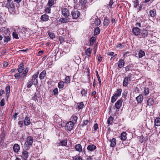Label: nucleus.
<instances>
[{
    "label": "nucleus",
    "instance_id": "58836bf2",
    "mask_svg": "<svg viewBox=\"0 0 160 160\" xmlns=\"http://www.w3.org/2000/svg\"><path fill=\"white\" fill-rule=\"evenodd\" d=\"M33 84V83L30 80L28 81L27 83V87L28 88H30L32 86Z\"/></svg>",
    "mask_w": 160,
    "mask_h": 160
},
{
    "label": "nucleus",
    "instance_id": "a211bd4d",
    "mask_svg": "<svg viewBox=\"0 0 160 160\" xmlns=\"http://www.w3.org/2000/svg\"><path fill=\"white\" fill-rule=\"evenodd\" d=\"M24 124L27 126L29 125L31 123L30 118L29 117H26L24 121Z\"/></svg>",
    "mask_w": 160,
    "mask_h": 160
},
{
    "label": "nucleus",
    "instance_id": "79ce46f5",
    "mask_svg": "<svg viewBox=\"0 0 160 160\" xmlns=\"http://www.w3.org/2000/svg\"><path fill=\"white\" fill-rule=\"evenodd\" d=\"M70 78L69 76H67L65 77V82L66 83H69L70 81Z\"/></svg>",
    "mask_w": 160,
    "mask_h": 160
},
{
    "label": "nucleus",
    "instance_id": "5fc2aeb1",
    "mask_svg": "<svg viewBox=\"0 0 160 160\" xmlns=\"http://www.w3.org/2000/svg\"><path fill=\"white\" fill-rule=\"evenodd\" d=\"M53 92L54 95H56L58 93V89L57 88H55L53 90Z\"/></svg>",
    "mask_w": 160,
    "mask_h": 160
},
{
    "label": "nucleus",
    "instance_id": "20e7f679",
    "mask_svg": "<svg viewBox=\"0 0 160 160\" xmlns=\"http://www.w3.org/2000/svg\"><path fill=\"white\" fill-rule=\"evenodd\" d=\"M71 14L73 19H77L79 16L80 12L78 10L74 9L72 11Z\"/></svg>",
    "mask_w": 160,
    "mask_h": 160
},
{
    "label": "nucleus",
    "instance_id": "39448f33",
    "mask_svg": "<svg viewBox=\"0 0 160 160\" xmlns=\"http://www.w3.org/2000/svg\"><path fill=\"white\" fill-rule=\"evenodd\" d=\"M132 74H129L127 77H125L124 79L122 85L124 87H126L128 86V82L129 79V81L131 80V78L132 77Z\"/></svg>",
    "mask_w": 160,
    "mask_h": 160
},
{
    "label": "nucleus",
    "instance_id": "c85d7f7f",
    "mask_svg": "<svg viewBox=\"0 0 160 160\" xmlns=\"http://www.w3.org/2000/svg\"><path fill=\"white\" fill-rule=\"evenodd\" d=\"M127 133L125 132H123L122 133L120 136L121 139L123 141L125 140L127 138Z\"/></svg>",
    "mask_w": 160,
    "mask_h": 160
},
{
    "label": "nucleus",
    "instance_id": "72a5a7b5",
    "mask_svg": "<svg viewBox=\"0 0 160 160\" xmlns=\"http://www.w3.org/2000/svg\"><path fill=\"white\" fill-rule=\"evenodd\" d=\"M12 36L14 38L16 39H18V33L16 31H14L12 33Z\"/></svg>",
    "mask_w": 160,
    "mask_h": 160
},
{
    "label": "nucleus",
    "instance_id": "1a4fd4ad",
    "mask_svg": "<svg viewBox=\"0 0 160 160\" xmlns=\"http://www.w3.org/2000/svg\"><path fill=\"white\" fill-rule=\"evenodd\" d=\"M70 18L68 17L62 18H60L59 19V21L62 23H66L69 22L70 21Z\"/></svg>",
    "mask_w": 160,
    "mask_h": 160
},
{
    "label": "nucleus",
    "instance_id": "473e14b6",
    "mask_svg": "<svg viewBox=\"0 0 160 160\" xmlns=\"http://www.w3.org/2000/svg\"><path fill=\"white\" fill-rule=\"evenodd\" d=\"M145 55V53L142 50H140L138 53V57L141 58Z\"/></svg>",
    "mask_w": 160,
    "mask_h": 160
},
{
    "label": "nucleus",
    "instance_id": "de8ad7c7",
    "mask_svg": "<svg viewBox=\"0 0 160 160\" xmlns=\"http://www.w3.org/2000/svg\"><path fill=\"white\" fill-rule=\"evenodd\" d=\"M149 92V90L148 88H145L144 90V94L145 95H147Z\"/></svg>",
    "mask_w": 160,
    "mask_h": 160
},
{
    "label": "nucleus",
    "instance_id": "0eeeda50",
    "mask_svg": "<svg viewBox=\"0 0 160 160\" xmlns=\"http://www.w3.org/2000/svg\"><path fill=\"white\" fill-rule=\"evenodd\" d=\"M122 100L120 99L118 100L115 103L114 106L118 110L122 105Z\"/></svg>",
    "mask_w": 160,
    "mask_h": 160
},
{
    "label": "nucleus",
    "instance_id": "423d86ee",
    "mask_svg": "<svg viewBox=\"0 0 160 160\" xmlns=\"http://www.w3.org/2000/svg\"><path fill=\"white\" fill-rule=\"evenodd\" d=\"M62 12L63 16L65 17H68L70 15L69 10L66 8H62Z\"/></svg>",
    "mask_w": 160,
    "mask_h": 160
},
{
    "label": "nucleus",
    "instance_id": "a878e982",
    "mask_svg": "<svg viewBox=\"0 0 160 160\" xmlns=\"http://www.w3.org/2000/svg\"><path fill=\"white\" fill-rule=\"evenodd\" d=\"M23 66V63H21L20 65L19 68L18 69V71L19 73H21L24 70V68Z\"/></svg>",
    "mask_w": 160,
    "mask_h": 160
},
{
    "label": "nucleus",
    "instance_id": "603ef678",
    "mask_svg": "<svg viewBox=\"0 0 160 160\" xmlns=\"http://www.w3.org/2000/svg\"><path fill=\"white\" fill-rule=\"evenodd\" d=\"M5 100L3 98L1 100L0 102V105L1 106H3L5 105Z\"/></svg>",
    "mask_w": 160,
    "mask_h": 160
},
{
    "label": "nucleus",
    "instance_id": "bf43d9fd",
    "mask_svg": "<svg viewBox=\"0 0 160 160\" xmlns=\"http://www.w3.org/2000/svg\"><path fill=\"white\" fill-rule=\"evenodd\" d=\"M28 72V70L27 69V68H26L22 73V74L23 75V77L25 76L26 75Z\"/></svg>",
    "mask_w": 160,
    "mask_h": 160
},
{
    "label": "nucleus",
    "instance_id": "393cba45",
    "mask_svg": "<svg viewBox=\"0 0 160 160\" xmlns=\"http://www.w3.org/2000/svg\"><path fill=\"white\" fill-rule=\"evenodd\" d=\"M147 104L148 106H152L154 103V100L153 98H150L147 101Z\"/></svg>",
    "mask_w": 160,
    "mask_h": 160
},
{
    "label": "nucleus",
    "instance_id": "4d7b16f0",
    "mask_svg": "<svg viewBox=\"0 0 160 160\" xmlns=\"http://www.w3.org/2000/svg\"><path fill=\"white\" fill-rule=\"evenodd\" d=\"M73 159L74 160H82V158L80 156H75L74 157Z\"/></svg>",
    "mask_w": 160,
    "mask_h": 160
},
{
    "label": "nucleus",
    "instance_id": "cd10ccee",
    "mask_svg": "<svg viewBox=\"0 0 160 160\" xmlns=\"http://www.w3.org/2000/svg\"><path fill=\"white\" fill-rule=\"evenodd\" d=\"M70 119L71 120L70 121H72V122L74 124L77 122L78 117L75 115H73L71 117Z\"/></svg>",
    "mask_w": 160,
    "mask_h": 160
},
{
    "label": "nucleus",
    "instance_id": "5701e85b",
    "mask_svg": "<svg viewBox=\"0 0 160 160\" xmlns=\"http://www.w3.org/2000/svg\"><path fill=\"white\" fill-rule=\"evenodd\" d=\"M75 148L76 150L79 152H81L82 151V146L80 144H77L75 145Z\"/></svg>",
    "mask_w": 160,
    "mask_h": 160
},
{
    "label": "nucleus",
    "instance_id": "aec40b11",
    "mask_svg": "<svg viewBox=\"0 0 160 160\" xmlns=\"http://www.w3.org/2000/svg\"><path fill=\"white\" fill-rule=\"evenodd\" d=\"M118 67L121 68L123 67L124 65V62L123 60L122 59H120L118 63Z\"/></svg>",
    "mask_w": 160,
    "mask_h": 160
},
{
    "label": "nucleus",
    "instance_id": "c9c22d12",
    "mask_svg": "<svg viewBox=\"0 0 160 160\" xmlns=\"http://www.w3.org/2000/svg\"><path fill=\"white\" fill-rule=\"evenodd\" d=\"M64 83L63 81H60L58 83V87L59 88H62L64 86Z\"/></svg>",
    "mask_w": 160,
    "mask_h": 160
},
{
    "label": "nucleus",
    "instance_id": "4be33fe9",
    "mask_svg": "<svg viewBox=\"0 0 160 160\" xmlns=\"http://www.w3.org/2000/svg\"><path fill=\"white\" fill-rule=\"evenodd\" d=\"M136 100L138 103H141L143 99V96L142 95H139L136 98Z\"/></svg>",
    "mask_w": 160,
    "mask_h": 160
},
{
    "label": "nucleus",
    "instance_id": "e433bc0d",
    "mask_svg": "<svg viewBox=\"0 0 160 160\" xmlns=\"http://www.w3.org/2000/svg\"><path fill=\"white\" fill-rule=\"evenodd\" d=\"M109 23V20L108 18L104 19L103 22V25L104 26H107Z\"/></svg>",
    "mask_w": 160,
    "mask_h": 160
},
{
    "label": "nucleus",
    "instance_id": "338daca9",
    "mask_svg": "<svg viewBox=\"0 0 160 160\" xmlns=\"http://www.w3.org/2000/svg\"><path fill=\"white\" fill-rule=\"evenodd\" d=\"M131 66H128L126 67L125 68V70L126 71H128L130 70V69L131 68Z\"/></svg>",
    "mask_w": 160,
    "mask_h": 160
},
{
    "label": "nucleus",
    "instance_id": "4468645a",
    "mask_svg": "<svg viewBox=\"0 0 160 160\" xmlns=\"http://www.w3.org/2000/svg\"><path fill=\"white\" fill-rule=\"evenodd\" d=\"M96 148V146L93 144L89 145L87 148V150L91 152L93 151Z\"/></svg>",
    "mask_w": 160,
    "mask_h": 160
},
{
    "label": "nucleus",
    "instance_id": "412c9836",
    "mask_svg": "<svg viewBox=\"0 0 160 160\" xmlns=\"http://www.w3.org/2000/svg\"><path fill=\"white\" fill-rule=\"evenodd\" d=\"M46 75V71L43 70L41 72L39 75V78L41 80L43 79Z\"/></svg>",
    "mask_w": 160,
    "mask_h": 160
},
{
    "label": "nucleus",
    "instance_id": "f03ea898",
    "mask_svg": "<svg viewBox=\"0 0 160 160\" xmlns=\"http://www.w3.org/2000/svg\"><path fill=\"white\" fill-rule=\"evenodd\" d=\"M6 7L8 8L9 11L12 14H14L15 13V7L12 2H7L6 4Z\"/></svg>",
    "mask_w": 160,
    "mask_h": 160
},
{
    "label": "nucleus",
    "instance_id": "f3484780",
    "mask_svg": "<svg viewBox=\"0 0 160 160\" xmlns=\"http://www.w3.org/2000/svg\"><path fill=\"white\" fill-rule=\"evenodd\" d=\"M149 15L152 18H155L156 15V12L155 9H152L149 11Z\"/></svg>",
    "mask_w": 160,
    "mask_h": 160
},
{
    "label": "nucleus",
    "instance_id": "2f4dec72",
    "mask_svg": "<svg viewBox=\"0 0 160 160\" xmlns=\"http://www.w3.org/2000/svg\"><path fill=\"white\" fill-rule=\"evenodd\" d=\"M118 97L113 94V96L111 98V102L112 103L114 102L118 99Z\"/></svg>",
    "mask_w": 160,
    "mask_h": 160
},
{
    "label": "nucleus",
    "instance_id": "13d9d810",
    "mask_svg": "<svg viewBox=\"0 0 160 160\" xmlns=\"http://www.w3.org/2000/svg\"><path fill=\"white\" fill-rule=\"evenodd\" d=\"M89 122V121L88 120H84L83 122V125H82V126H83L84 125H88Z\"/></svg>",
    "mask_w": 160,
    "mask_h": 160
},
{
    "label": "nucleus",
    "instance_id": "bb28decb",
    "mask_svg": "<svg viewBox=\"0 0 160 160\" xmlns=\"http://www.w3.org/2000/svg\"><path fill=\"white\" fill-rule=\"evenodd\" d=\"M67 143V140H61L59 143V146H66Z\"/></svg>",
    "mask_w": 160,
    "mask_h": 160
},
{
    "label": "nucleus",
    "instance_id": "ea45409f",
    "mask_svg": "<svg viewBox=\"0 0 160 160\" xmlns=\"http://www.w3.org/2000/svg\"><path fill=\"white\" fill-rule=\"evenodd\" d=\"M54 0H49L48 3V5L49 7H52V6L54 2Z\"/></svg>",
    "mask_w": 160,
    "mask_h": 160
},
{
    "label": "nucleus",
    "instance_id": "ddd939ff",
    "mask_svg": "<svg viewBox=\"0 0 160 160\" xmlns=\"http://www.w3.org/2000/svg\"><path fill=\"white\" fill-rule=\"evenodd\" d=\"M28 152L26 151L23 150L22 152V158L24 160H27L28 157Z\"/></svg>",
    "mask_w": 160,
    "mask_h": 160
},
{
    "label": "nucleus",
    "instance_id": "9d476101",
    "mask_svg": "<svg viewBox=\"0 0 160 160\" xmlns=\"http://www.w3.org/2000/svg\"><path fill=\"white\" fill-rule=\"evenodd\" d=\"M6 32H7V33L4 35V41L5 42H8L11 39L10 35L7 31L6 30Z\"/></svg>",
    "mask_w": 160,
    "mask_h": 160
},
{
    "label": "nucleus",
    "instance_id": "c03bdc74",
    "mask_svg": "<svg viewBox=\"0 0 160 160\" xmlns=\"http://www.w3.org/2000/svg\"><path fill=\"white\" fill-rule=\"evenodd\" d=\"M92 53V49L90 48H88L87 50L86 54L89 57Z\"/></svg>",
    "mask_w": 160,
    "mask_h": 160
},
{
    "label": "nucleus",
    "instance_id": "4c0bfd02",
    "mask_svg": "<svg viewBox=\"0 0 160 160\" xmlns=\"http://www.w3.org/2000/svg\"><path fill=\"white\" fill-rule=\"evenodd\" d=\"M100 32V29L99 28L97 27L94 30V36L97 35H98Z\"/></svg>",
    "mask_w": 160,
    "mask_h": 160
},
{
    "label": "nucleus",
    "instance_id": "8fccbe9b",
    "mask_svg": "<svg viewBox=\"0 0 160 160\" xmlns=\"http://www.w3.org/2000/svg\"><path fill=\"white\" fill-rule=\"evenodd\" d=\"M139 4V1L138 0H136L134 1V8H137Z\"/></svg>",
    "mask_w": 160,
    "mask_h": 160
},
{
    "label": "nucleus",
    "instance_id": "37998d69",
    "mask_svg": "<svg viewBox=\"0 0 160 160\" xmlns=\"http://www.w3.org/2000/svg\"><path fill=\"white\" fill-rule=\"evenodd\" d=\"M113 118L112 116H110L108 119V124H111L112 122Z\"/></svg>",
    "mask_w": 160,
    "mask_h": 160
},
{
    "label": "nucleus",
    "instance_id": "6e6552de",
    "mask_svg": "<svg viewBox=\"0 0 160 160\" xmlns=\"http://www.w3.org/2000/svg\"><path fill=\"white\" fill-rule=\"evenodd\" d=\"M74 124L72 121H69L67 122L65 126L66 129L68 131L71 130L73 128Z\"/></svg>",
    "mask_w": 160,
    "mask_h": 160
},
{
    "label": "nucleus",
    "instance_id": "052dcab7",
    "mask_svg": "<svg viewBox=\"0 0 160 160\" xmlns=\"http://www.w3.org/2000/svg\"><path fill=\"white\" fill-rule=\"evenodd\" d=\"M45 11L47 13H50L51 12V9L50 8H47L45 10Z\"/></svg>",
    "mask_w": 160,
    "mask_h": 160
},
{
    "label": "nucleus",
    "instance_id": "b1692460",
    "mask_svg": "<svg viewBox=\"0 0 160 160\" xmlns=\"http://www.w3.org/2000/svg\"><path fill=\"white\" fill-rule=\"evenodd\" d=\"M111 142L110 146L112 147H114L116 145V140L115 139L113 138L110 140Z\"/></svg>",
    "mask_w": 160,
    "mask_h": 160
},
{
    "label": "nucleus",
    "instance_id": "f704fd0d",
    "mask_svg": "<svg viewBox=\"0 0 160 160\" xmlns=\"http://www.w3.org/2000/svg\"><path fill=\"white\" fill-rule=\"evenodd\" d=\"M77 107L79 109H82L84 106V104L83 102L78 103L77 104Z\"/></svg>",
    "mask_w": 160,
    "mask_h": 160
},
{
    "label": "nucleus",
    "instance_id": "a19ab883",
    "mask_svg": "<svg viewBox=\"0 0 160 160\" xmlns=\"http://www.w3.org/2000/svg\"><path fill=\"white\" fill-rule=\"evenodd\" d=\"M101 22V21L99 19H96L94 21V24L96 26H98L100 24Z\"/></svg>",
    "mask_w": 160,
    "mask_h": 160
},
{
    "label": "nucleus",
    "instance_id": "6ab92c4d",
    "mask_svg": "<svg viewBox=\"0 0 160 160\" xmlns=\"http://www.w3.org/2000/svg\"><path fill=\"white\" fill-rule=\"evenodd\" d=\"M122 92V90L121 88L118 89L114 92V94L118 96V97H119L121 94Z\"/></svg>",
    "mask_w": 160,
    "mask_h": 160
},
{
    "label": "nucleus",
    "instance_id": "864d4df0",
    "mask_svg": "<svg viewBox=\"0 0 160 160\" xmlns=\"http://www.w3.org/2000/svg\"><path fill=\"white\" fill-rule=\"evenodd\" d=\"M113 0H110L108 5L110 8H112V6L114 3V2H113Z\"/></svg>",
    "mask_w": 160,
    "mask_h": 160
},
{
    "label": "nucleus",
    "instance_id": "774afa93",
    "mask_svg": "<svg viewBox=\"0 0 160 160\" xmlns=\"http://www.w3.org/2000/svg\"><path fill=\"white\" fill-rule=\"evenodd\" d=\"M102 59V58L101 55H99L98 56V61L100 62H101Z\"/></svg>",
    "mask_w": 160,
    "mask_h": 160
},
{
    "label": "nucleus",
    "instance_id": "f257e3e1",
    "mask_svg": "<svg viewBox=\"0 0 160 160\" xmlns=\"http://www.w3.org/2000/svg\"><path fill=\"white\" fill-rule=\"evenodd\" d=\"M33 142V138L32 137L29 136L27 137V141L23 145V148L26 150H28L30 146L32 145Z\"/></svg>",
    "mask_w": 160,
    "mask_h": 160
},
{
    "label": "nucleus",
    "instance_id": "f8f14e48",
    "mask_svg": "<svg viewBox=\"0 0 160 160\" xmlns=\"http://www.w3.org/2000/svg\"><path fill=\"white\" fill-rule=\"evenodd\" d=\"M132 32L134 35L137 36L140 33V29L137 27H135L132 29Z\"/></svg>",
    "mask_w": 160,
    "mask_h": 160
},
{
    "label": "nucleus",
    "instance_id": "e2e57ef3",
    "mask_svg": "<svg viewBox=\"0 0 160 160\" xmlns=\"http://www.w3.org/2000/svg\"><path fill=\"white\" fill-rule=\"evenodd\" d=\"M20 73H16L15 75H14V76L16 78H19L20 77Z\"/></svg>",
    "mask_w": 160,
    "mask_h": 160
},
{
    "label": "nucleus",
    "instance_id": "7ed1b4c3",
    "mask_svg": "<svg viewBox=\"0 0 160 160\" xmlns=\"http://www.w3.org/2000/svg\"><path fill=\"white\" fill-rule=\"evenodd\" d=\"M39 72H38L35 74L32 77V78L30 80L33 83L34 85L35 86L38 85V82L37 78L38 77Z\"/></svg>",
    "mask_w": 160,
    "mask_h": 160
},
{
    "label": "nucleus",
    "instance_id": "c756f323",
    "mask_svg": "<svg viewBox=\"0 0 160 160\" xmlns=\"http://www.w3.org/2000/svg\"><path fill=\"white\" fill-rule=\"evenodd\" d=\"M141 34L142 38H145L146 37L148 36V32L146 30H143L142 31Z\"/></svg>",
    "mask_w": 160,
    "mask_h": 160
},
{
    "label": "nucleus",
    "instance_id": "9b49d317",
    "mask_svg": "<svg viewBox=\"0 0 160 160\" xmlns=\"http://www.w3.org/2000/svg\"><path fill=\"white\" fill-rule=\"evenodd\" d=\"M40 19L42 22H46L48 21L49 19V16L46 14H44L41 16Z\"/></svg>",
    "mask_w": 160,
    "mask_h": 160
},
{
    "label": "nucleus",
    "instance_id": "0e129e2a",
    "mask_svg": "<svg viewBox=\"0 0 160 160\" xmlns=\"http://www.w3.org/2000/svg\"><path fill=\"white\" fill-rule=\"evenodd\" d=\"M80 2L83 5H85L87 2L86 0H80Z\"/></svg>",
    "mask_w": 160,
    "mask_h": 160
},
{
    "label": "nucleus",
    "instance_id": "3c124183",
    "mask_svg": "<svg viewBox=\"0 0 160 160\" xmlns=\"http://www.w3.org/2000/svg\"><path fill=\"white\" fill-rule=\"evenodd\" d=\"M48 34V35H49V36L51 38L53 39L55 38V36L54 34L50 32H49Z\"/></svg>",
    "mask_w": 160,
    "mask_h": 160
},
{
    "label": "nucleus",
    "instance_id": "7c9ffc66",
    "mask_svg": "<svg viewBox=\"0 0 160 160\" xmlns=\"http://www.w3.org/2000/svg\"><path fill=\"white\" fill-rule=\"evenodd\" d=\"M155 125L159 126H160V118H156L154 121Z\"/></svg>",
    "mask_w": 160,
    "mask_h": 160
},
{
    "label": "nucleus",
    "instance_id": "6e6d98bb",
    "mask_svg": "<svg viewBox=\"0 0 160 160\" xmlns=\"http://www.w3.org/2000/svg\"><path fill=\"white\" fill-rule=\"evenodd\" d=\"M81 93L82 94V96H85L87 94V92H86L85 89H83L81 91Z\"/></svg>",
    "mask_w": 160,
    "mask_h": 160
},
{
    "label": "nucleus",
    "instance_id": "dca6fc26",
    "mask_svg": "<svg viewBox=\"0 0 160 160\" xmlns=\"http://www.w3.org/2000/svg\"><path fill=\"white\" fill-rule=\"evenodd\" d=\"M10 87L9 85L8 86L5 88V91L6 92V97L7 99H8L9 97L10 92Z\"/></svg>",
    "mask_w": 160,
    "mask_h": 160
},
{
    "label": "nucleus",
    "instance_id": "49530a36",
    "mask_svg": "<svg viewBox=\"0 0 160 160\" xmlns=\"http://www.w3.org/2000/svg\"><path fill=\"white\" fill-rule=\"evenodd\" d=\"M128 93V91H124L122 93V97L124 98H126L127 96Z\"/></svg>",
    "mask_w": 160,
    "mask_h": 160
},
{
    "label": "nucleus",
    "instance_id": "09e8293b",
    "mask_svg": "<svg viewBox=\"0 0 160 160\" xmlns=\"http://www.w3.org/2000/svg\"><path fill=\"white\" fill-rule=\"evenodd\" d=\"M6 50L5 49H3L2 50L1 52H0V56L1 57L3 56L5 53L6 52Z\"/></svg>",
    "mask_w": 160,
    "mask_h": 160
},
{
    "label": "nucleus",
    "instance_id": "69168bd1",
    "mask_svg": "<svg viewBox=\"0 0 160 160\" xmlns=\"http://www.w3.org/2000/svg\"><path fill=\"white\" fill-rule=\"evenodd\" d=\"M117 47L119 48L120 49L122 48L123 47V45L121 43L117 44Z\"/></svg>",
    "mask_w": 160,
    "mask_h": 160
},
{
    "label": "nucleus",
    "instance_id": "680f3d73",
    "mask_svg": "<svg viewBox=\"0 0 160 160\" xmlns=\"http://www.w3.org/2000/svg\"><path fill=\"white\" fill-rule=\"evenodd\" d=\"M98 128V125L97 123L94 124V131H96L97 129Z\"/></svg>",
    "mask_w": 160,
    "mask_h": 160
},
{
    "label": "nucleus",
    "instance_id": "2eb2a0df",
    "mask_svg": "<svg viewBox=\"0 0 160 160\" xmlns=\"http://www.w3.org/2000/svg\"><path fill=\"white\" fill-rule=\"evenodd\" d=\"M13 149L15 152H18L20 149V146L18 144H15L13 146Z\"/></svg>",
    "mask_w": 160,
    "mask_h": 160
},
{
    "label": "nucleus",
    "instance_id": "a18cd8bd",
    "mask_svg": "<svg viewBox=\"0 0 160 160\" xmlns=\"http://www.w3.org/2000/svg\"><path fill=\"white\" fill-rule=\"evenodd\" d=\"M4 139V137L3 135H0V145H2Z\"/></svg>",
    "mask_w": 160,
    "mask_h": 160
}]
</instances>
